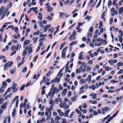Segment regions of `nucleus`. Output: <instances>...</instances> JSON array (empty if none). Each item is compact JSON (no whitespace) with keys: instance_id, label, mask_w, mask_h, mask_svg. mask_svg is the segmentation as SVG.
I'll return each mask as SVG.
<instances>
[{"instance_id":"obj_1","label":"nucleus","mask_w":123,"mask_h":123,"mask_svg":"<svg viewBox=\"0 0 123 123\" xmlns=\"http://www.w3.org/2000/svg\"><path fill=\"white\" fill-rule=\"evenodd\" d=\"M9 62H8L6 63L4 65V69L6 70V69H7L8 68L12 66L13 63V62H11L9 64Z\"/></svg>"},{"instance_id":"obj_2","label":"nucleus","mask_w":123,"mask_h":123,"mask_svg":"<svg viewBox=\"0 0 123 123\" xmlns=\"http://www.w3.org/2000/svg\"><path fill=\"white\" fill-rule=\"evenodd\" d=\"M7 85V84L5 81H3L2 84V86H1L0 88V92H4V87H6Z\"/></svg>"},{"instance_id":"obj_3","label":"nucleus","mask_w":123,"mask_h":123,"mask_svg":"<svg viewBox=\"0 0 123 123\" xmlns=\"http://www.w3.org/2000/svg\"><path fill=\"white\" fill-rule=\"evenodd\" d=\"M17 84L14 83L12 85V89H13L12 92H16L18 90V88H16Z\"/></svg>"},{"instance_id":"obj_4","label":"nucleus","mask_w":123,"mask_h":123,"mask_svg":"<svg viewBox=\"0 0 123 123\" xmlns=\"http://www.w3.org/2000/svg\"><path fill=\"white\" fill-rule=\"evenodd\" d=\"M60 78H58L57 77H55V79H53L51 81V83H55L56 82L58 83L60 81Z\"/></svg>"},{"instance_id":"obj_5","label":"nucleus","mask_w":123,"mask_h":123,"mask_svg":"<svg viewBox=\"0 0 123 123\" xmlns=\"http://www.w3.org/2000/svg\"><path fill=\"white\" fill-rule=\"evenodd\" d=\"M51 25L50 24L47 25L45 26L43 28V32H45L48 29L49 27H51Z\"/></svg>"},{"instance_id":"obj_6","label":"nucleus","mask_w":123,"mask_h":123,"mask_svg":"<svg viewBox=\"0 0 123 123\" xmlns=\"http://www.w3.org/2000/svg\"><path fill=\"white\" fill-rule=\"evenodd\" d=\"M74 34L72 33L69 38V39L70 41H72L75 39L76 38V37H74Z\"/></svg>"},{"instance_id":"obj_7","label":"nucleus","mask_w":123,"mask_h":123,"mask_svg":"<svg viewBox=\"0 0 123 123\" xmlns=\"http://www.w3.org/2000/svg\"><path fill=\"white\" fill-rule=\"evenodd\" d=\"M69 16V15L67 14V13H62L61 12H60V17H62L63 16L65 17L66 18H67Z\"/></svg>"},{"instance_id":"obj_8","label":"nucleus","mask_w":123,"mask_h":123,"mask_svg":"<svg viewBox=\"0 0 123 123\" xmlns=\"http://www.w3.org/2000/svg\"><path fill=\"white\" fill-rule=\"evenodd\" d=\"M97 95V94H96L95 93H92L89 95L90 96H92V98L93 99H94L96 98V96Z\"/></svg>"},{"instance_id":"obj_9","label":"nucleus","mask_w":123,"mask_h":123,"mask_svg":"<svg viewBox=\"0 0 123 123\" xmlns=\"http://www.w3.org/2000/svg\"><path fill=\"white\" fill-rule=\"evenodd\" d=\"M105 11H104L102 13L101 16V18L102 19H103V20L104 21H105V19L104 18V16L105 15Z\"/></svg>"},{"instance_id":"obj_10","label":"nucleus","mask_w":123,"mask_h":123,"mask_svg":"<svg viewBox=\"0 0 123 123\" xmlns=\"http://www.w3.org/2000/svg\"><path fill=\"white\" fill-rule=\"evenodd\" d=\"M115 117L113 115L111 116L110 118L108 119L107 121L105 122V123H108L109 121L112 120L113 118L114 117Z\"/></svg>"},{"instance_id":"obj_11","label":"nucleus","mask_w":123,"mask_h":123,"mask_svg":"<svg viewBox=\"0 0 123 123\" xmlns=\"http://www.w3.org/2000/svg\"><path fill=\"white\" fill-rule=\"evenodd\" d=\"M30 42V40H25L24 42V46H23V47H24V46L26 44H28Z\"/></svg>"},{"instance_id":"obj_12","label":"nucleus","mask_w":123,"mask_h":123,"mask_svg":"<svg viewBox=\"0 0 123 123\" xmlns=\"http://www.w3.org/2000/svg\"><path fill=\"white\" fill-rule=\"evenodd\" d=\"M16 112V110L14 108L12 114V116L13 117H14L15 116V113Z\"/></svg>"},{"instance_id":"obj_13","label":"nucleus","mask_w":123,"mask_h":123,"mask_svg":"<svg viewBox=\"0 0 123 123\" xmlns=\"http://www.w3.org/2000/svg\"><path fill=\"white\" fill-rule=\"evenodd\" d=\"M26 105V103H24L23 104L22 103H21L20 105V108L21 109L23 107L25 108V107Z\"/></svg>"},{"instance_id":"obj_14","label":"nucleus","mask_w":123,"mask_h":123,"mask_svg":"<svg viewBox=\"0 0 123 123\" xmlns=\"http://www.w3.org/2000/svg\"><path fill=\"white\" fill-rule=\"evenodd\" d=\"M6 103H3L1 106V108L2 109H4L6 107Z\"/></svg>"},{"instance_id":"obj_15","label":"nucleus","mask_w":123,"mask_h":123,"mask_svg":"<svg viewBox=\"0 0 123 123\" xmlns=\"http://www.w3.org/2000/svg\"><path fill=\"white\" fill-rule=\"evenodd\" d=\"M5 9V8L4 6H2L0 9V15L1 14Z\"/></svg>"},{"instance_id":"obj_16","label":"nucleus","mask_w":123,"mask_h":123,"mask_svg":"<svg viewBox=\"0 0 123 123\" xmlns=\"http://www.w3.org/2000/svg\"><path fill=\"white\" fill-rule=\"evenodd\" d=\"M12 94V93H11L7 95L5 98V99L6 100L7 98L11 97Z\"/></svg>"},{"instance_id":"obj_17","label":"nucleus","mask_w":123,"mask_h":123,"mask_svg":"<svg viewBox=\"0 0 123 123\" xmlns=\"http://www.w3.org/2000/svg\"><path fill=\"white\" fill-rule=\"evenodd\" d=\"M70 110H68L66 111L65 112V116L67 117H69V116L68 115V114L70 111Z\"/></svg>"},{"instance_id":"obj_18","label":"nucleus","mask_w":123,"mask_h":123,"mask_svg":"<svg viewBox=\"0 0 123 123\" xmlns=\"http://www.w3.org/2000/svg\"><path fill=\"white\" fill-rule=\"evenodd\" d=\"M25 13H22V15H21L20 20L18 22V24H19L21 23V21L22 19V18H23L24 16Z\"/></svg>"},{"instance_id":"obj_19","label":"nucleus","mask_w":123,"mask_h":123,"mask_svg":"<svg viewBox=\"0 0 123 123\" xmlns=\"http://www.w3.org/2000/svg\"><path fill=\"white\" fill-rule=\"evenodd\" d=\"M48 111H49V116H47V118H50L51 116V111L50 110V109L49 108H48Z\"/></svg>"},{"instance_id":"obj_20","label":"nucleus","mask_w":123,"mask_h":123,"mask_svg":"<svg viewBox=\"0 0 123 123\" xmlns=\"http://www.w3.org/2000/svg\"><path fill=\"white\" fill-rule=\"evenodd\" d=\"M123 11V8L122 7H120L119 10V14H122V12Z\"/></svg>"},{"instance_id":"obj_21","label":"nucleus","mask_w":123,"mask_h":123,"mask_svg":"<svg viewBox=\"0 0 123 123\" xmlns=\"http://www.w3.org/2000/svg\"><path fill=\"white\" fill-rule=\"evenodd\" d=\"M118 37L119 38V41L121 43H122V41L123 40L122 37L120 36V35H119L118 36Z\"/></svg>"},{"instance_id":"obj_22","label":"nucleus","mask_w":123,"mask_h":123,"mask_svg":"<svg viewBox=\"0 0 123 123\" xmlns=\"http://www.w3.org/2000/svg\"><path fill=\"white\" fill-rule=\"evenodd\" d=\"M66 43V42H65L61 44L60 48V49L61 50L62 49L63 46L65 45Z\"/></svg>"},{"instance_id":"obj_23","label":"nucleus","mask_w":123,"mask_h":123,"mask_svg":"<svg viewBox=\"0 0 123 123\" xmlns=\"http://www.w3.org/2000/svg\"><path fill=\"white\" fill-rule=\"evenodd\" d=\"M25 86V85L23 84L22 85L20 88L19 90L21 91L23 90H24Z\"/></svg>"},{"instance_id":"obj_24","label":"nucleus","mask_w":123,"mask_h":123,"mask_svg":"<svg viewBox=\"0 0 123 123\" xmlns=\"http://www.w3.org/2000/svg\"><path fill=\"white\" fill-rule=\"evenodd\" d=\"M38 57V55H37L34 57V59H33V60L32 61V62H36Z\"/></svg>"},{"instance_id":"obj_25","label":"nucleus","mask_w":123,"mask_h":123,"mask_svg":"<svg viewBox=\"0 0 123 123\" xmlns=\"http://www.w3.org/2000/svg\"><path fill=\"white\" fill-rule=\"evenodd\" d=\"M48 108H47V107H46V112L45 113V115H46V116H48L49 115H48V114H49L48 112L49 111H48Z\"/></svg>"},{"instance_id":"obj_26","label":"nucleus","mask_w":123,"mask_h":123,"mask_svg":"<svg viewBox=\"0 0 123 123\" xmlns=\"http://www.w3.org/2000/svg\"><path fill=\"white\" fill-rule=\"evenodd\" d=\"M71 100L72 101H75L77 100V98L76 96H74L71 98Z\"/></svg>"},{"instance_id":"obj_27","label":"nucleus","mask_w":123,"mask_h":123,"mask_svg":"<svg viewBox=\"0 0 123 123\" xmlns=\"http://www.w3.org/2000/svg\"><path fill=\"white\" fill-rule=\"evenodd\" d=\"M110 108H108V107L107 106L105 107L104 108H103L102 109V110L103 111V110H105L106 111H107L108 110H109Z\"/></svg>"},{"instance_id":"obj_28","label":"nucleus","mask_w":123,"mask_h":123,"mask_svg":"<svg viewBox=\"0 0 123 123\" xmlns=\"http://www.w3.org/2000/svg\"><path fill=\"white\" fill-rule=\"evenodd\" d=\"M55 93H49L48 95L49 96L51 95V97L52 98Z\"/></svg>"},{"instance_id":"obj_29","label":"nucleus","mask_w":123,"mask_h":123,"mask_svg":"<svg viewBox=\"0 0 123 123\" xmlns=\"http://www.w3.org/2000/svg\"><path fill=\"white\" fill-rule=\"evenodd\" d=\"M40 31L38 30L36 32H34L33 33V35H38L40 33Z\"/></svg>"},{"instance_id":"obj_30","label":"nucleus","mask_w":123,"mask_h":123,"mask_svg":"<svg viewBox=\"0 0 123 123\" xmlns=\"http://www.w3.org/2000/svg\"><path fill=\"white\" fill-rule=\"evenodd\" d=\"M65 104H66V103H61L59 105L61 108H63L64 107V105Z\"/></svg>"},{"instance_id":"obj_31","label":"nucleus","mask_w":123,"mask_h":123,"mask_svg":"<svg viewBox=\"0 0 123 123\" xmlns=\"http://www.w3.org/2000/svg\"><path fill=\"white\" fill-rule=\"evenodd\" d=\"M64 68V67H63V68H62L60 70V71H59V73H58V74L57 75V76H59L60 75V74H61L62 71L63 70V69Z\"/></svg>"},{"instance_id":"obj_32","label":"nucleus","mask_w":123,"mask_h":123,"mask_svg":"<svg viewBox=\"0 0 123 123\" xmlns=\"http://www.w3.org/2000/svg\"><path fill=\"white\" fill-rule=\"evenodd\" d=\"M52 73V71H49L46 74L47 77H49L50 76V74Z\"/></svg>"},{"instance_id":"obj_33","label":"nucleus","mask_w":123,"mask_h":123,"mask_svg":"<svg viewBox=\"0 0 123 123\" xmlns=\"http://www.w3.org/2000/svg\"><path fill=\"white\" fill-rule=\"evenodd\" d=\"M54 30V29L53 27H51L50 28L49 30V31L51 33H52Z\"/></svg>"},{"instance_id":"obj_34","label":"nucleus","mask_w":123,"mask_h":123,"mask_svg":"<svg viewBox=\"0 0 123 123\" xmlns=\"http://www.w3.org/2000/svg\"><path fill=\"white\" fill-rule=\"evenodd\" d=\"M117 65L118 66H120L123 65V63L122 62H120L117 63Z\"/></svg>"},{"instance_id":"obj_35","label":"nucleus","mask_w":123,"mask_h":123,"mask_svg":"<svg viewBox=\"0 0 123 123\" xmlns=\"http://www.w3.org/2000/svg\"><path fill=\"white\" fill-rule=\"evenodd\" d=\"M11 28L12 30H14V27L12 25H9L7 28L6 29H7L8 28Z\"/></svg>"},{"instance_id":"obj_36","label":"nucleus","mask_w":123,"mask_h":123,"mask_svg":"<svg viewBox=\"0 0 123 123\" xmlns=\"http://www.w3.org/2000/svg\"><path fill=\"white\" fill-rule=\"evenodd\" d=\"M28 51L29 53H31L32 51V47H30L28 49Z\"/></svg>"},{"instance_id":"obj_37","label":"nucleus","mask_w":123,"mask_h":123,"mask_svg":"<svg viewBox=\"0 0 123 123\" xmlns=\"http://www.w3.org/2000/svg\"><path fill=\"white\" fill-rule=\"evenodd\" d=\"M25 20L27 21H30V19L28 16L26 15V14H25Z\"/></svg>"},{"instance_id":"obj_38","label":"nucleus","mask_w":123,"mask_h":123,"mask_svg":"<svg viewBox=\"0 0 123 123\" xmlns=\"http://www.w3.org/2000/svg\"><path fill=\"white\" fill-rule=\"evenodd\" d=\"M83 55L82 54L80 55L78 57V58L80 60L83 59L84 58H83Z\"/></svg>"},{"instance_id":"obj_39","label":"nucleus","mask_w":123,"mask_h":123,"mask_svg":"<svg viewBox=\"0 0 123 123\" xmlns=\"http://www.w3.org/2000/svg\"><path fill=\"white\" fill-rule=\"evenodd\" d=\"M90 17H89V16L88 15H87L85 18V19H88V21H89L90 20Z\"/></svg>"},{"instance_id":"obj_40","label":"nucleus","mask_w":123,"mask_h":123,"mask_svg":"<svg viewBox=\"0 0 123 123\" xmlns=\"http://www.w3.org/2000/svg\"><path fill=\"white\" fill-rule=\"evenodd\" d=\"M16 48V47L14 45H13L11 47V49L12 50V51L14 50Z\"/></svg>"},{"instance_id":"obj_41","label":"nucleus","mask_w":123,"mask_h":123,"mask_svg":"<svg viewBox=\"0 0 123 123\" xmlns=\"http://www.w3.org/2000/svg\"><path fill=\"white\" fill-rule=\"evenodd\" d=\"M18 27L16 26L15 29V31L16 33H17L18 32Z\"/></svg>"},{"instance_id":"obj_42","label":"nucleus","mask_w":123,"mask_h":123,"mask_svg":"<svg viewBox=\"0 0 123 123\" xmlns=\"http://www.w3.org/2000/svg\"><path fill=\"white\" fill-rule=\"evenodd\" d=\"M24 62H23V61H21L20 62L18 63V68L20 66L22 65Z\"/></svg>"},{"instance_id":"obj_43","label":"nucleus","mask_w":123,"mask_h":123,"mask_svg":"<svg viewBox=\"0 0 123 123\" xmlns=\"http://www.w3.org/2000/svg\"><path fill=\"white\" fill-rule=\"evenodd\" d=\"M68 48V47H65L62 50V53H65L66 50Z\"/></svg>"},{"instance_id":"obj_44","label":"nucleus","mask_w":123,"mask_h":123,"mask_svg":"<svg viewBox=\"0 0 123 123\" xmlns=\"http://www.w3.org/2000/svg\"><path fill=\"white\" fill-rule=\"evenodd\" d=\"M77 43V42H75L74 41H73L69 45L71 46L72 45L74 44H75Z\"/></svg>"},{"instance_id":"obj_45","label":"nucleus","mask_w":123,"mask_h":123,"mask_svg":"<svg viewBox=\"0 0 123 123\" xmlns=\"http://www.w3.org/2000/svg\"><path fill=\"white\" fill-rule=\"evenodd\" d=\"M57 87H55L52 89V92H56V91Z\"/></svg>"},{"instance_id":"obj_46","label":"nucleus","mask_w":123,"mask_h":123,"mask_svg":"<svg viewBox=\"0 0 123 123\" xmlns=\"http://www.w3.org/2000/svg\"><path fill=\"white\" fill-rule=\"evenodd\" d=\"M65 53H62V57L63 59L65 58Z\"/></svg>"},{"instance_id":"obj_47","label":"nucleus","mask_w":123,"mask_h":123,"mask_svg":"<svg viewBox=\"0 0 123 123\" xmlns=\"http://www.w3.org/2000/svg\"><path fill=\"white\" fill-rule=\"evenodd\" d=\"M101 0H100L98 3L97 5L96 6V8H97L98 7H99V6L100 5V4L101 3Z\"/></svg>"},{"instance_id":"obj_48","label":"nucleus","mask_w":123,"mask_h":123,"mask_svg":"<svg viewBox=\"0 0 123 123\" xmlns=\"http://www.w3.org/2000/svg\"><path fill=\"white\" fill-rule=\"evenodd\" d=\"M93 31V29L92 27H91L89 30V31H90L92 33Z\"/></svg>"},{"instance_id":"obj_49","label":"nucleus","mask_w":123,"mask_h":123,"mask_svg":"<svg viewBox=\"0 0 123 123\" xmlns=\"http://www.w3.org/2000/svg\"><path fill=\"white\" fill-rule=\"evenodd\" d=\"M112 4V2L111 0H110L108 2V6H109L111 5Z\"/></svg>"},{"instance_id":"obj_50","label":"nucleus","mask_w":123,"mask_h":123,"mask_svg":"<svg viewBox=\"0 0 123 123\" xmlns=\"http://www.w3.org/2000/svg\"><path fill=\"white\" fill-rule=\"evenodd\" d=\"M123 97V96H121L120 97H118L116 98V99L117 101H118V100L121 99Z\"/></svg>"},{"instance_id":"obj_51","label":"nucleus","mask_w":123,"mask_h":123,"mask_svg":"<svg viewBox=\"0 0 123 123\" xmlns=\"http://www.w3.org/2000/svg\"><path fill=\"white\" fill-rule=\"evenodd\" d=\"M47 18L49 21H51L52 20V18L49 16H48L47 17Z\"/></svg>"},{"instance_id":"obj_52","label":"nucleus","mask_w":123,"mask_h":123,"mask_svg":"<svg viewBox=\"0 0 123 123\" xmlns=\"http://www.w3.org/2000/svg\"><path fill=\"white\" fill-rule=\"evenodd\" d=\"M27 67H25L22 70V72L23 73L25 72L27 70Z\"/></svg>"},{"instance_id":"obj_53","label":"nucleus","mask_w":123,"mask_h":123,"mask_svg":"<svg viewBox=\"0 0 123 123\" xmlns=\"http://www.w3.org/2000/svg\"><path fill=\"white\" fill-rule=\"evenodd\" d=\"M75 111L78 114H80L81 113V112L78 109H75Z\"/></svg>"},{"instance_id":"obj_54","label":"nucleus","mask_w":123,"mask_h":123,"mask_svg":"<svg viewBox=\"0 0 123 123\" xmlns=\"http://www.w3.org/2000/svg\"><path fill=\"white\" fill-rule=\"evenodd\" d=\"M54 85L53 84L51 86V88L50 89V91L49 92H52V89L54 87Z\"/></svg>"},{"instance_id":"obj_55","label":"nucleus","mask_w":123,"mask_h":123,"mask_svg":"<svg viewBox=\"0 0 123 123\" xmlns=\"http://www.w3.org/2000/svg\"><path fill=\"white\" fill-rule=\"evenodd\" d=\"M65 68H66V70H65L66 72L67 73L68 72V71L69 70V66H66Z\"/></svg>"},{"instance_id":"obj_56","label":"nucleus","mask_w":123,"mask_h":123,"mask_svg":"<svg viewBox=\"0 0 123 123\" xmlns=\"http://www.w3.org/2000/svg\"><path fill=\"white\" fill-rule=\"evenodd\" d=\"M123 70L122 69H120L119 71L117 73V74H122L123 73Z\"/></svg>"},{"instance_id":"obj_57","label":"nucleus","mask_w":123,"mask_h":123,"mask_svg":"<svg viewBox=\"0 0 123 123\" xmlns=\"http://www.w3.org/2000/svg\"><path fill=\"white\" fill-rule=\"evenodd\" d=\"M81 70L80 69L78 68L76 69V73H78L80 72V71Z\"/></svg>"},{"instance_id":"obj_58","label":"nucleus","mask_w":123,"mask_h":123,"mask_svg":"<svg viewBox=\"0 0 123 123\" xmlns=\"http://www.w3.org/2000/svg\"><path fill=\"white\" fill-rule=\"evenodd\" d=\"M27 108L28 109H30V104L29 103H28L26 105Z\"/></svg>"},{"instance_id":"obj_59","label":"nucleus","mask_w":123,"mask_h":123,"mask_svg":"<svg viewBox=\"0 0 123 123\" xmlns=\"http://www.w3.org/2000/svg\"><path fill=\"white\" fill-rule=\"evenodd\" d=\"M46 34H45V35L41 34H40L39 36L40 37H45L46 36Z\"/></svg>"},{"instance_id":"obj_60","label":"nucleus","mask_w":123,"mask_h":123,"mask_svg":"<svg viewBox=\"0 0 123 123\" xmlns=\"http://www.w3.org/2000/svg\"><path fill=\"white\" fill-rule=\"evenodd\" d=\"M65 104V105L64 106V108L66 109H68L69 108V105H66Z\"/></svg>"},{"instance_id":"obj_61","label":"nucleus","mask_w":123,"mask_h":123,"mask_svg":"<svg viewBox=\"0 0 123 123\" xmlns=\"http://www.w3.org/2000/svg\"><path fill=\"white\" fill-rule=\"evenodd\" d=\"M7 37V36L6 35L5 36V37L4 39L3 42H5L6 41V38Z\"/></svg>"},{"instance_id":"obj_62","label":"nucleus","mask_w":123,"mask_h":123,"mask_svg":"<svg viewBox=\"0 0 123 123\" xmlns=\"http://www.w3.org/2000/svg\"><path fill=\"white\" fill-rule=\"evenodd\" d=\"M35 2V0H32V5H35L36 4V2Z\"/></svg>"},{"instance_id":"obj_63","label":"nucleus","mask_w":123,"mask_h":123,"mask_svg":"<svg viewBox=\"0 0 123 123\" xmlns=\"http://www.w3.org/2000/svg\"><path fill=\"white\" fill-rule=\"evenodd\" d=\"M27 52V51L26 50H24L23 51V56H25Z\"/></svg>"},{"instance_id":"obj_64","label":"nucleus","mask_w":123,"mask_h":123,"mask_svg":"<svg viewBox=\"0 0 123 123\" xmlns=\"http://www.w3.org/2000/svg\"><path fill=\"white\" fill-rule=\"evenodd\" d=\"M37 9V7H32L31 8V9H32V10L33 9V10L34 11H35L36 9Z\"/></svg>"}]
</instances>
